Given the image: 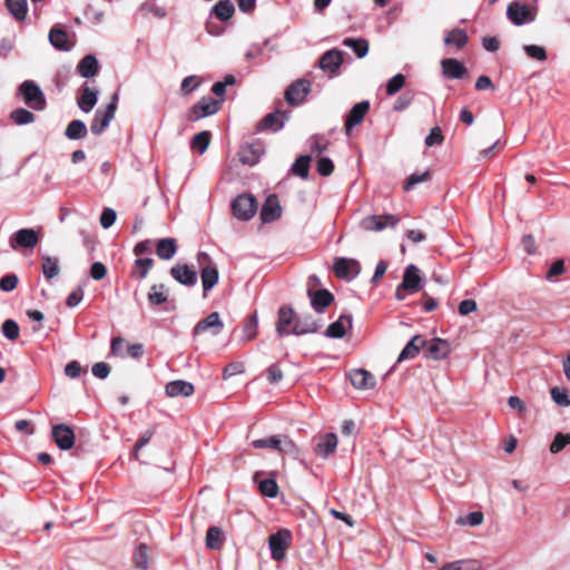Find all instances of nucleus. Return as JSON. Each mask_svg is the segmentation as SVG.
Returning a JSON list of instances; mask_svg holds the SVG:
<instances>
[{"instance_id":"1","label":"nucleus","mask_w":570,"mask_h":570,"mask_svg":"<svg viewBox=\"0 0 570 570\" xmlns=\"http://www.w3.org/2000/svg\"><path fill=\"white\" fill-rule=\"evenodd\" d=\"M118 104V94H114L110 102L104 110H96L95 117L90 124V131L95 136L101 135L109 126L111 120L115 118Z\"/></svg>"},{"instance_id":"2","label":"nucleus","mask_w":570,"mask_h":570,"mask_svg":"<svg viewBox=\"0 0 570 570\" xmlns=\"http://www.w3.org/2000/svg\"><path fill=\"white\" fill-rule=\"evenodd\" d=\"M197 262L199 264L203 289L204 293H207L218 283L219 273L216 264L208 254L199 253Z\"/></svg>"},{"instance_id":"3","label":"nucleus","mask_w":570,"mask_h":570,"mask_svg":"<svg viewBox=\"0 0 570 570\" xmlns=\"http://www.w3.org/2000/svg\"><path fill=\"white\" fill-rule=\"evenodd\" d=\"M23 102L33 110H43L47 106L46 97L40 87L32 80H24L19 86Z\"/></svg>"},{"instance_id":"4","label":"nucleus","mask_w":570,"mask_h":570,"mask_svg":"<svg viewBox=\"0 0 570 570\" xmlns=\"http://www.w3.org/2000/svg\"><path fill=\"white\" fill-rule=\"evenodd\" d=\"M292 533L287 529H281L273 533L268 539V546L273 560L282 561L286 556V550L291 546Z\"/></svg>"},{"instance_id":"5","label":"nucleus","mask_w":570,"mask_h":570,"mask_svg":"<svg viewBox=\"0 0 570 570\" xmlns=\"http://www.w3.org/2000/svg\"><path fill=\"white\" fill-rule=\"evenodd\" d=\"M507 17L513 24L523 26L535 20L537 9L513 1L507 8Z\"/></svg>"},{"instance_id":"6","label":"nucleus","mask_w":570,"mask_h":570,"mask_svg":"<svg viewBox=\"0 0 570 570\" xmlns=\"http://www.w3.org/2000/svg\"><path fill=\"white\" fill-rule=\"evenodd\" d=\"M232 210L237 219L248 220L255 215L257 203L252 195H239L232 202Z\"/></svg>"},{"instance_id":"7","label":"nucleus","mask_w":570,"mask_h":570,"mask_svg":"<svg viewBox=\"0 0 570 570\" xmlns=\"http://www.w3.org/2000/svg\"><path fill=\"white\" fill-rule=\"evenodd\" d=\"M344 52L340 49H331L325 51L318 59V68L328 76L335 77L340 73V68L343 65Z\"/></svg>"},{"instance_id":"8","label":"nucleus","mask_w":570,"mask_h":570,"mask_svg":"<svg viewBox=\"0 0 570 570\" xmlns=\"http://www.w3.org/2000/svg\"><path fill=\"white\" fill-rule=\"evenodd\" d=\"M39 242V234L32 228H21L11 235L9 243L13 250L19 248H35Z\"/></svg>"},{"instance_id":"9","label":"nucleus","mask_w":570,"mask_h":570,"mask_svg":"<svg viewBox=\"0 0 570 570\" xmlns=\"http://www.w3.org/2000/svg\"><path fill=\"white\" fill-rule=\"evenodd\" d=\"M399 218L392 214L372 215L361 220V227L367 232H381L386 227H395Z\"/></svg>"},{"instance_id":"10","label":"nucleus","mask_w":570,"mask_h":570,"mask_svg":"<svg viewBox=\"0 0 570 570\" xmlns=\"http://www.w3.org/2000/svg\"><path fill=\"white\" fill-rule=\"evenodd\" d=\"M311 91V82L306 79H298L291 83L285 91V100L291 106L302 104Z\"/></svg>"},{"instance_id":"11","label":"nucleus","mask_w":570,"mask_h":570,"mask_svg":"<svg viewBox=\"0 0 570 570\" xmlns=\"http://www.w3.org/2000/svg\"><path fill=\"white\" fill-rule=\"evenodd\" d=\"M52 438L55 440V443L60 450L67 451L70 450L76 440V435L73 430L63 423L56 424L52 426L51 430Z\"/></svg>"},{"instance_id":"12","label":"nucleus","mask_w":570,"mask_h":570,"mask_svg":"<svg viewBox=\"0 0 570 570\" xmlns=\"http://www.w3.org/2000/svg\"><path fill=\"white\" fill-rule=\"evenodd\" d=\"M220 101L210 97H203L196 105L190 108V120L197 121L207 116H212L219 110Z\"/></svg>"},{"instance_id":"13","label":"nucleus","mask_w":570,"mask_h":570,"mask_svg":"<svg viewBox=\"0 0 570 570\" xmlns=\"http://www.w3.org/2000/svg\"><path fill=\"white\" fill-rule=\"evenodd\" d=\"M368 110H370V102L367 100H362L352 107V109L346 115L345 124H344L345 134L347 136L351 134V130L355 126L360 125L363 121V119H364L365 115L368 112Z\"/></svg>"},{"instance_id":"14","label":"nucleus","mask_w":570,"mask_h":570,"mask_svg":"<svg viewBox=\"0 0 570 570\" xmlns=\"http://www.w3.org/2000/svg\"><path fill=\"white\" fill-rule=\"evenodd\" d=\"M98 96H99V91L96 88L89 87L88 83L85 82L78 91V96H77L78 108L82 112H86V114L90 112L98 101Z\"/></svg>"},{"instance_id":"15","label":"nucleus","mask_w":570,"mask_h":570,"mask_svg":"<svg viewBox=\"0 0 570 570\" xmlns=\"http://www.w3.org/2000/svg\"><path fill=\"white\" fill-rule=\"evenodd\" d=\"M333 268L336 276L345 279H353L360 274L358 262L351 258H336Z\"/></svg>"},{"instance_id":"16","label":"nucleus","mask_w":570,"mask_h":570,"mask_svg":"<svg viewBox=\"0 0 570 570\" xmlns=\"http://www.w3.org/2000/svg\"><path fill=\"white\" fill-rule=\"evenodd\" d=\"M223 327H224V324L220 320L219 314L217 312H213L207 317L199 321L195 325V327L193 330V335L197 336L207 331H209L212 333V335H217L222 332Z\"/></svg>"},{"instance_id":"17","label":"nucleus","mask_w":570,"mask_h":570,"mask_svg":"<svg viewBox=\"0 0 570 570\" xmlns=\"http://www.w3.org/2000/svg\"><path fill=\"white\" fill-rule=\"evenodd\" d=\"M348 376L351 384L357 390H371L376 385L375 376L364 368L352 370Z\"/></svg>"},{"instance_id":"18","label":"nucleus","mask_w":570,"mask_h":570,"mask_svg":"<svg viewBox=\"0 0 570 570\" xmlns=\"http://www.w3.org/2000/svg\"><path fill=\"white\" fill-rule=\"evenodd\" d=\"M170 275L179 284L189 287L196 285L198 281L196 271L186 264L173 266L170 268Z\"/></svg>"},{"instance_id":"19","label":"nucleus","mask_w":570,"mask_h":570,"mask_svg":"<svg viewBox=\"0 0 570 570\" xmlns=\"http://www.w3.org/2000/svg\"><path fill=\"white\" fill-rule=\"evenodd\" d=\"M421 275L420 269L413 265L410 264L406 266L403 275L402 283L400 284V287H403V289L409 291L411 293H415L421 288Z\"/></svg>"},{"instance_id":"20","label":"nucleus","mask_w":570,"mask_h":570,"mask_svg":"<svg viewBox=\"0 0 570 570\" xmlns=\"http://www.w3.org/2000/svg\"><path fill=\"white\" fill-rule=\"evenodd\" d=\"M288 115L283 111L267 114L258 124V130L277 131L283 128Z\"/></svg>"},{"instance_id":"21","label":"nucleus","mask_w":570,"mask_h":570,"mask_svg":"<svg viewBox=\"0 0 570 570\" xmlns=\"http://www.w3.org/2000/svg\"><path fill=\"white\" fill-rule=\"evenodd\" d=\"M441 67L444 77L449 79H462L466 73L464 65L454 58L443 59Z\"/></svg>"},{"instance_id":"22","label":"nucleus","mask_w":570,"mask_h":570,"mask_svg":"<svg viewBox=\"0 0 570 570\" xmlns=\"http://www.w3.org/2000/svg\"><path fill=\"white\" fill-rule=\"evenodd\" d=\"M294 311L291 307L282 306L278 309V318L276 323V332L279 336L293 334L289 325L294 323Z\"/></svg>"},{"instance_id":"23","label":"nucleus","mask_w":570,"mask_h":570,"mask_svg":"<svg viewBox=\"0 0 570 570\" xmlns=\"http://www.w3.org/2000/svg\"><path fill=\"white\" fill-rule=\"evenodd\" d=\"M352 327V316L343 314L337 321L330 324L325 331V335L331 338H342L347 328Z\"/></svg>"},{"instance_id":"24","label":"nucleus","mask_w":570,"mask_h":570,"mask_svg":"<svg viewBox=\"0 0 570 570\" xmlns=\"http://www.w3.org/2000/svg\"><path fill=\"white\" fill-rule=\"evenodd\" d=\"M77 72L87 79L95 77L99 72V62L96 56H85L77 65Z\"/></svg>"},{"instance_id":"25","label":"nucleus","mask_w":570,"mask_h":570,"mask_svg":"<svg viewBox=\"0 0 570 570\" xmlns=\"http://www.w3.org/2000/svg\"><path fill=\"white\" fill-rule=\"evenodd\" d=\"M320 324L312 316H302L295 320L292 332L294 335L312 334L317 332Z\"/></svg>"},{"instance_id":"26","label":"nucleus","mask_w":570,"mask_h":570,"mask_svg":"<svg viewBox=\"0 0 570 570\" xmlns=\"http://www.w3.org/2000/svg\"><path fill=\"white\" fill-rule=\"evenodd\" d=\"M261 219L264 223H271L278 219L282 215V208L275 197H268L261 209Z\"/></svg>"},{"instance_id":"27","label":"nucleus","mask_w":570,"mask_h":570,"mask_svg":"<svg viewBox=\"0 0 570 570\" xmlns=\"http://www.w3.org/2000/svg\"><path fill=\"white\" fill-rule=\"evenodd\" d=\"M426 344V341L420 336V335H415L413 336L409 342L407 344L405 345V347L401 351L399 357H397V362L401 363L405 360H411V358H414L420 350Z\"/></svg>"},{"instance_id":"28","label":"nucleus","mask_w":570,"mask_h":570,"mask_svg":"<svg viewBox=\"0 0 570 570\" xmlns=\"http://www.w3.org/2000/svg\"><path fill=\"white\" fill-rule=\"evenodd\" d=\"M337 446V436L335 433H326L322 435L316 444L315 452L317 455L326 459Z\"/></svg>"},{"instance_id":"29","label":"nucleus","mask_w":570,"mask_h":570,"mask_svg":"<svg viewBox=\"0 0 570 570\" xmlns=\"http://www.w3.org/2000/svg\"><path fill=\"white\" fill-rule=\"evenodd\" d=\"M308 294L311 296L312 307L317 313H323L324 309L334 301V295L327 289H318L314 293L308 291Z\"/></svg>"},{"instance_id":"30","label":"nucleus","mask_w":570,"mask_h":570,"mask_svg":"<svg viewBox=\"0 0 570 570\" xmlns=\"http://www.w3.org/2000/svg\"><path fill=\"white\" fill-rule=\"evenodd\" d=\"M165 391L168 396L176 397V396H190L194 393L195 389L191 383L183 381V380H177V381H171V382L167 383Z\"/></svg>"},{"instance_id":"31","label":"nucleus","mask_w":570,"mask_h":570,"mask_svg":"<svg viewBox=\"0 0 570 570\" xmlns=\"http://www.w3.org/2000/svg\"><path fill=\"white\" fill-rule=\"evenodd\" d=\"M48 38L50 45L58 50L69 51L71 49V46L68 43V33L62 28L57 26L52 27Z\"/></svg>"},{"instance_id":"32","label":"nucleus","mask_w":570,"mask_h":570,"mask_svg":"<svg viewBox=\"0 0 570 570\" xmlns=\"http://www.w3.org/2000/svg\"><path fill=\"white\" fill-rule=\"evenodd\" d=\"M450 353L449 343L442 338L431 341L426 348V356L432 360H443Z\"/></svg>"},{"instance_id":"33","label":"nucleus","mask_w":570,"mask_h":570,"mask_svg":"<svg viewBox=\"0 0 570 570\" xmlns=\"http://www.w3.org/2000/svg\"><path fill=\"white\" fill-rule=\"evenodd\" d=\"M177 252V242L175 238H161L157 242L156 254L160 259L168 261L175 256Z\"/></svg>"},{"instance_id":"34","label":"nucleus","mask_w":570,"mask_h":570,"mask_svg":"<svg viewBox=\"0 0 570 570\" xmlns=\"http://www.w3.org/2000/svg\"><path fill=\"white\" fill-rule=\"evenodd\" d=\"M343 46L351 48L357 58H364L368 53V41L364 38H344Z\"/></svg>"},{"instance_id":"35","label":"nucleus","mask_w":570,"mask_h":570,"mask_svg":"<svg viewBox=\"0 0 570 570\" xmlns=\"http://www.w3.org/2000/svg\"><path fill=\"white\" fill-rule=\"evenodd\" d=\"M235 12V7L230 0H219L213 7V13L219 21H228Z\"/></svg>"},{"instance_id":"36","label":"nucleus","mask_w":570,"mask_h":570,"mask_svg":"<svg viewBox=\"0 0 570 570\" xmlns=\"http://www.w3.org/2000/svg\"><path fill=\"white\" fill-rule=\"evenodd\" d=\"M468 35L463 29L456 28L446 32L444 43L446 46H454L456 49H462L468 43Z\"/></svg>"},{"instance_id":"37","label":"nucleus","mask_w":570,"mask_h":570,"mask_svg":"<svg viewBox=\"0 0 570 570\" xmlns=\"http://www.w3.org/2000/svg\"><path fill=\"white\" fill-rule=\"evenodd\" d=\"M238 155L242 164L253 166L261 158V149L254 145H246L240 148Z\"/></svg>"},{"instance_id":"38","label":"nucleus","mask_w":570,"mask_h":570,"mask_svg":"<svg viewBox=\"0 0 570 570\" xmlns=\"http://www.w3.org/2000/svg\"><path fill=\"white\" fill-rule=\"evenodd\" d=\"M6 7L10 14L18 21H23L28 12L27 0H6Z\"/></svg>"},{"instance_id":"39","label":"nucleus","mask_w":570,"mask_h":570,"mask_svg":"<svg viewBox=\"0 0 570 570\" xmlns=\"http://www.w3.org/2000/svg\"><path fill=\"white\" fill-rule=\"evenodd\" d=\"M65 135L70 140L82 139L87 135V126L82 120L75 119L68 124Z\"/></svg>"},{"instance_id":"40","label":"nucleus","mask_w":570,"mask_h":570,"mask_svg":"<svg viewBox=\"0 0 570 570\" xmlns=\"http://www.w3.org/2000/svg\"><path fill=\"white\" fill-rule=\"evenodd\" d=\"M42 273L45 277L50 281L53 277L58 276L60 273L59 267V259L57 257L52 256H42V265H41Z\"/></svg>"},{"instance_id":"41","label":"nucleus","mask_w":570,"mask_h":570,"mask_svg":"<svg viewBox=\"0 0 570 570\" xmlns=\"http://www.w3.org/2000/svg\"><path fill=\"white\" fill-rule=\"evenodd\" d=\"M224 542L223 530L218 527H210L206 533V546L208 549L218 550Z\"/></svg>"},{"instance_id":"42","label":"nucleus","mask_w":570,"mask_h":570,"mask_svg":"<svg viewBox=\"0 0 570 570\" xmlns=\"http://www.w3.org/2000/svg\"><path fill=\"white\" fill-rule=\"evenodd\" d=\"M168 294L164 284L153 285L148 293V302L150 305L158 306L167 302Z\"/></svg>"},{"instance_id":"43","label":"nucleus","mask_w":570,"mask_h":570,"mask_svg":"<svg viewBox=\"0 0 570 570\" xmlns=\"http://www.w3.org/2000/svg\"><path fill=\"white\" fill-rule=\"evenodd\" d=\"M132 559L138 569L146 570L149 566L148 547L145 543H139L134 552Z\"/></svg>"},{"instance_id":"44","label":"nucleus","mask_w":570,"mask_h":570,"mask_svg":"<svg viewBox=\"0 0 570 570\" xmlns=\"http://www.w3.org/2000/svg\"><path fill=\"white\" fill-rule=\"evenodd\" d=\"M10 119L14 124H17L19 126H23V125H29V124L35 122L36 117L31 111H29L24 108H17L11 111Z\"/></svg>"},{"instance_id":"45","label":"nucleus","mask_w":570,"mask_h":570,"mask_svg":"<svg viewBox=\"0 0 570 570\" xmlns=\"http://www.w3.org/2000/svg\"><path fill=\"white\" fill-rule=\"evenodd\" d=\"M209 131H200L193 137L190 147L191 149L197 150L199 154H204L209 146Z\"/></svg>"},{"instance_id":"46","label":"nucleus","mask_w":570,"mask_h":570,"mask_svg":"<svg viewBox=\"0 0 570 570\" xmlns=\"http://www.w3.org/2000/svg\"><path fill=\"white\" fill-rule=\"evenodd\" d=\"M311 156H299L292 166V171L303 179L308 177Z\"/></svg>"},{"instance_id":"47","label":"nucleus","mask_w":570,"mask_h":570,"mask_svg":"<svg viewBox=\"0 0 570 570\" xmlns=\"http://www.w3.org/2000/svg\"><path fill=\"white\" fill-rule=\"evenodd\" d=\"M257 316L256 314L252 315L243 326V335L242 341L247 342L252 341L257 335Z\"/></svg>"},{"instance_id":"48","label":"nucleus","mask_w":570,"mask_h":570,"mask_svg":"<svg viewBox=\"0 0 570 570\" xmlns=\"http://www.w3.org/2000/svg\"><path fill=\"white\" fill-rule=\"evenodd\" d=\"M430 178L431 175L429 170H425L423 173H413L407 177L403 188L405 191H409L413 189L417 184L430 180Z\"/></svg>"},{"instance_id":"49","label":"nucleus","mask_w":570,"mask_h":570,"mask_svg":"<svg viewBox=\"0 0 570 570\" xmlns=\"http://www.w3.org/2000/svg\"><path fill=\"white\" fill-rule=\"evenodd\" d=\"M259 491L263 495L275 498L278 493V485L274 479H264L258 483Z\"/></svg>"},{"instance_id":"50","label":"nucleus","mask_w":570,"mask_h":570,"mask_svg":"<svg viewBox=\"0 0 570 570\" xmlns=\"http://www.w3.org/2000/svg\"><path fill=\"white\" fill-rule=\"evenodd\" d=\"M1 332L10 341H16L19 336V325L13 320H6L2 323Z\"/></svg>"},{"instance_id":"51","label":"nucleus","mask_w":570,"mask_h":570,"mask_svg":"<svg viewBox=\"0 0 570 570\" xmlns=\"http://www.w3.org/2000/svg\"><path fill=\"white\" fill-rule=\"evenodd\" d=\"M404 85L405 77L402 73L393 76L386 83L387 96H394L404 87Z\"/></svg>"},{"instance_id":"52","label":"nucleus","mask_w":570,"mask_h":570,"mask_svg":"<svg viewBox=\"0 0 570 570\" xmlns=\"http://www.w3.org/2000/svg\"><path fill=\"white\" fill-rule=\"evenodd\" d=\"M551 399L553 402L560 406L567 407L570 405V396L564 389H559L557 386L550 390Z\"/></svg>"},{"instance_id":"53","label":"nucleus","mask_w":570,"mask_h":570,"mask_svg":"<svg viewBox=\"0 0 570 570\" xmlns=\"http://www.w3.org/2000/svg\"><path fill=\"white\" fill-rule=\"evenodd\" d=\"M570 444V434L557 433L551 445V453H559L566 445Z\"/></svg>"},{"instance_id":"54","label":"nucleus","mask_w":570,"mask_h":570,"mask_svg":"<svg viewBox=\"0 0 570 570\" xmlns=\"http://www.w3.org/2000/svg\"><path fill=\"white\" fill-rule=\"evenodd\" d=\"M154 264V261L153 258L150 257H146V258H137L135 261V269L137 271L138 273V277L140 279L145 278L149 272V269L151 268Z\"/></svg>"},{"instance_id":"55","label":"nucleus","mask_w":570,"mask_h":570,"mask_svg":"<svg viewBox=\"0 0 570 570\" xmlns=\"http://www.w3.org/2000/svg\"><path fill=\"white\" fill-rule=\"evenodd\" d=\"M525 53L535 60L543 61L547 59V52L543 47L537 45H527L524 46Z\"/></svg>"},{"instance_id":"56","label":"nucleus","mask_w":570,"mask_h":570,"mask_svg":"<svg viewBox=\"0 0 570 570\" xmlns=\"http://www.w3.org/2000/svg\"><path fill=\"white\" fill-rule=\"evenodd\" d=\"M252 444L255 449H264V448L276 449L279 445V436L272 435L266 439H258V440L253 441Z\"/></svg>"},{"instance_id":"57","label":"nucleus","mask_w":570,"mask_h":570,"mask_svg":"<svg viewBox=\"0 0 570 570\" xmlns=\"http://www.w3.org/2000/svg\"><path fill=\"white\" fill-rule=\"evenodd\" d=\"M245 370V366L242 362H233L227 364L223 370V379L228 380L229 377L242 374Z\"/></svg>"},{"instance_id":"58","label":"nucleus","mask_w":570,"mask_h":570,"mask_svg":"<svg viewBox=\"0 0 570 570\" xmlns=\"http://www.w3.org/2000/svg\"><path fill=\"white\" fill-rule=\"evenodd\" d=\"M334 170V164L328 157H321L317 160V173L324 177L330 176Z\"/></svg>"},{"instance_id":"59","label":"nucleus","mask_w":570,"mask_h":570,"mask_svg":"<svg viewBox=\"0 0 570 570\" xmlns=\"http://www.w3.org/2000/svg\"><path fill=\"white\" fill-rule=\"evenodd\" d=\"M267 381L271 384H277L283 380V372L277 363L272 364L266 370Z\"/></svg>"},{"instance_id":"60","label":"nucleus","mask_w":570,"mask_h":570,"mask_svg":"<svg viewBox=\"0 0 570 570\" xmlns=\"http://www.w3.org/2000/svg\"><path fill=\"white\" fill-rule=\"evenodd\" d=\"M443 135L440 127H434L431 129L430 134L425 138V145L428 147H433L435 145H441L443 142Z\"/></svg>"},{"instance_id":"61","label":"nucleus","mask_w":570,"mask_h":570,"mask_svg":"<svg viewBox=\"0 0 570 570\" xmlns=\"http://www.w3.org/2000/svg\"><path fill=\"white\" fill-rule=\"evenodd\" d=\"M18 282H19V279L16 274L4 275L0 279V289L3 292H11L17 287Z\"/></svg>"},{"instance_id":"62","label":"nucleus","mask_w":570,"mask_h":570,"mask_svg":"<svg viewBox=\"0 0 570 570\" xmlns=\"http://www.w3.org/2000/svg\"><path fill=\"white\" fill-rule=\"evenodd\" d=\"M311 150L315 154H322L328 147V141L322 136H313L311 138Z\"/></svg>"},{"instance_id":"63","label":"nucleus","mask_w":570,"mask_h":570,"mask_svg":"<svg viewBox=\"0 0 570 570\" xmlns=\"http://www.w3.org/2000/svg\"><path fill=\"white\" fill-rule=\"evenodd\" d=\"M116 212L111 208H105L100 215V225L104 228H109L116 220Z\"/></svg>"},{"instance_id":"64","label":"nucleus","mask_w":570,"mask_h":570,"mask_svg":"<svg viewBox=\"0 0 570 570\" xmlns=\"http://www.w3.org/2000/svg\"><path fill=\"white\" fill-rule=\"evenodd\" d=\"M440 570H476L466 561H454L443 566Z\"/></svg>"}]
</instances>
